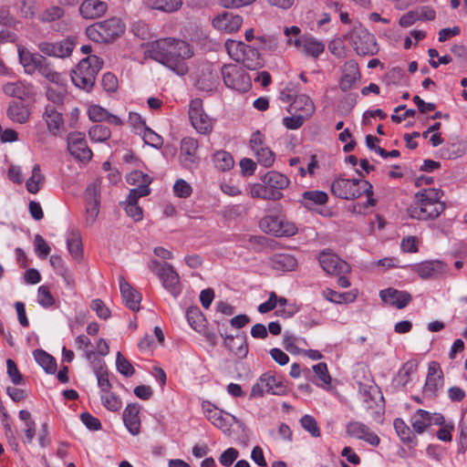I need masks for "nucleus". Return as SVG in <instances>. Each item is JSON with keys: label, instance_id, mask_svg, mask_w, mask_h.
Listing matches in <instances>:
<instances>
[{"label": "nucleus", "instance_id": "39448f33", "mask_svg": "<svg viewBox=\"0 0 467 467\" xmlns=\"http://www.w3.org/2000/svg\"><path fill=\"white\" fill-rule=\"evenodd\" d=\"M122 32L123 26L120 20L115 17L95 23L86 29L88 38L98 43L111 42Z\"/></svg>", "mask_w": 467, "mask_h": 467}, {"label": "nucleus", "instance_id": "a19ab883", "mask_svg": "<svg viewBox=\"0 0 467 467\" xmlns=\"http://www.w3.org/2000/svg\"><path fill=\"white\" fill-rule=\"evenodd\" d=\"M467 146L463 141H454L440 150L441 156L443 159H457L462 157L466 151Z\"/></svg>", "mask_w": 467, "mask_h": 467}, {"label": "nucleus", "instance_id": "58836bf2", "mask_svg": "<svg viewBox=\"0 0 467 467\" xmlns=\"http://www.w3.org/2000/svg\"><path fill=\"white\" fill-rule=\"evenodd\" d=\"M240 62H242L244 67L250 70L257 69L263 66V61L260 58L258 50L251 46L245 48L244 58H241Z\"/></svg>", "mask_w": 467, "mask_h": 467}, {"label": "nucleus", "instance_id": "4d7b16f0", "mask_svg": "<svg viewBox=\"0 0 467 467\" xmlns=\"http://www.w3.org/2000/svg\"><path fill=\"white\" fill-rule=\"evenodd\" d=\"M395 431L400 440L404 442L412 441L414 435L410 427L401 419H395L393 422Z\"/></svg>", "mask_w": 467, "mask_h": 467}, {"label": "nucleus", "instance_id": "423d86ee", "mask_svg": "<svg viewBox=\"0 0 467 467\" xmlns=\"http://www.w3.org/2000/svg\"><path fill=\"white\" fill-rule=\"evenodd\" d=\"M350 43L359 56H373L379 52L376 37L362 26H355L348 34Z\"/></svg>", "mask_w": 467, "mask_h": 467}, {"label": "nucleus", "instance_id": "4468645a", "mask_svg": "<svg viewBox=\"0 0 467 467\" xmlns=\"http://www.w3.org/2000/svg\"><path fill=\"white\" fill-rule=\"evenodd\" d=\"M318 260L323 270L328 275H339L350 271L348 264L335 254L323 251Z\"/></svg>", "mask_w": 467, "mask_h": 467}, {"label": "nucleus", "instance_id": "0e129e2a", "mask_svg": "<svg viewBox=\"0 0 467 467\" xmlns=\"http://www.w3.org/2000/svg\"><path fill=\"white\" fill-rule=\"evenodd\" d=\"M101 400L103 405L111 411H117L121 407L119 400L110 390L102 392Z\"/></svg>", "mask_w": 467, "mask_h": 467}, {"label": "nucleus", "instance_id": "5fc2aeb1", "mask_svg": "<svg viewBox=\"0 0 467 467\" xmlns=\"http://www.w3.org/2000/svg\"><path fill=\"white\" fill-rule=\"evenodd\" d=\"M190 326L196 331L201 332L204 327V317L197 307L189 308L186 313Z\"/></svg>", "mask_w": 467, "mask_h": 467}, {"label": "nucleus", "instance_id": "c85d7f7f", "mask_svg": "<svg viewBox=\"0 0 467 467\" xmlns=\"http://www.w3.org/2000/svg\"><path fill=\"white\" fill-rule=\"evenodd\" d=\"M42 117L47 123L48 131L53 135H57L64 126L62 114L53 105L46 106Z\"/></svg>", "mask_w": 467, "mask_h": 467}, {"label": "nucleus", "instance_id": "a878e982", "mask_svg": "<svg viewBox=\"0 0 467 467\" xmlns=\"http://www.w3.org/2000/svg\"><path fill=\"white\" fill-rule=\"evenodd\" d=\"M140 405L134 403L129 404L123 411L124 424L132 435H138L140 431Z\"/></svg>", "mask_w": 467, "mask_h": 467}, {"label": "nucleus", "instance_id": "6e6552de", "mask_svg": "<svg viewBox=\"0 0 467 467\" xmlns=\"http://www.w3.org/2000/svg\"><path fill=\"white\" fill-rule=\"evenodd\" d=\"M260 227L267 234L279 237L295 235L298 228L296 224L281 215H267L260 222Z\"/></svg>", "mask_w": 467, "mask_h": 467}, {"label": "nucleus", "instance_id": "412c9836", "mask_svg": "<svg viewBox=\"0 0 467 467\" xmlns=\"http://www.w3.org/2000/svg\"><path fill=\"white\" fill-rule=\"evenodd\" d=\"M382 301L398 309L404 308L410 301L411 296L406 291H400L395 288H387L379 292Z\"/></svg>", "mask_w": 467, "mask_h": 467}, {"label": "nucleus", "instance_id": "c9c22d12", "mask_svg": "<svg viewBox=\"0 0 467 467\" xmlns=\"http://www.w3.org/2000/svg\"><path fill=\"white\" fill-rule=\"evenodd\" d=\"M417 369L418 362L415 359L407 361L400 368L396 378L394 379V382L399 387H406L407 384L411 381L412 376L416 373Z\"/></svg>", "mask_w": 467, "mask_h": 467}, {"label": "nucleus", "instance_id": "7ed1b4c3", "mask_svg": "<svg viewBox=\"0 0 467 467\" xmlns=\"http://www.w3.org/2000/svg\"><path fill=\"white\" fill-rule=\"evenodd\" d=\"M170 40L171 43L167 57L171 62L165 63V67L179 76H184L189 71L185 61L191 58L194 54L192 47L181 39L171 37Z\"/></svg>", "mask_w": 467, "mask_h": 467}, {"label": "nucleus", "instance_id": "20e7f679", "mask_svg": "<svg viewBox=\"0 0 467 467\" xmlns=\"http://www.w3.org/2000/svg\"><path fill=\"white\" fill-rule=\"evenodd\" d=\"M364 191L371 192V183L362 179L338 178L331 184L332 193L344 200H354L360 197Z\"/></svg>", "mask_w": 467, "mask_h": 467}, {"label": "nucleus", "instance_id": "f3484780", "mask_svg": "<svg viewBox=\"0 0 467 467\" xmlns=\"http://www.w3.org/2000/svg\"><path fill=\"white\" fill-rule=\"evenodd\" d=\"M346 432L348 436L363 440L372 446H378L380 442L379 436L360 421L352 420L347 424Z\"/></svg>", "mask_w": 467, "mask_h": 467}, {"label": "nucleus", "instance_id": "72a5a7b5", "mask_svg": "<svg viewBox=\"0 0 467 467\" xmlns=\"http://www.w3.org/2000/svg\"><path fill=\"white\" fill-rule=\"evenodd\" d=\"M327 201L328 196L323 191H306L303 192L300 203L307 210H315L317 206L326 204Z\"/></svg>", "mask_w": 467, "mask_h": 467}, {"label": "nucleus", "instance_id": "2f4dec72", "mask_svg": "<svg viewBox=\"0 0 467 467\" xmlns=\"http://www.w3.org/2000/svg\"><path fill=\"white\" fill-rule=\"evenodd\" d=\"M6 114L13 122L24 124L29 119L30 110L24 102L13 101L9 104Z\"/></svg>", "mask_w": 467, "mask_h": 467}, {"label": "nucleus", "instance_id": "4c0bfd02", "mask_svg": "<svg viewBox=\"0 0 467 467\" xmlns=\"http://www.w3.org/2000/svg\"><path fill=\"white\" fill-rule=\"evenodd\" d=\"M205 415L215 427L219 428L224 433H228L231 430L232 424L228 419L223 416V412L217 409H207Z\"/></svg>", "mask_w": 467, "mask_h": 467}, {"label": "nucleus", "instance_id": "774afa93", "mask_svg": "<svg viewBox=\"0 0 467 467\" xmlns=\"http://www.w3.org/2000/svg\"><path fill=\"white\" fill-rule=\"evenodd\" d=\"M173 192L180 198H187L192 193V187L186 181L179 179L173 185Z\"/></svg>", "mask_w": 467, "mask_h": 467}, {"label": "nucleus", "instance_id": "09e8293b", "mask_svg": "<svg viewBox=\"0 0 467 467\" xmlns=\"http://www.w3.org/2000/svg\"><path fill=\"white\" fill-rule=\"evenodd\" d=\"M213 162L216 168L223 171L232 169L234 163L232 155L224 150H219L214 153Z\"/></svg>", "mask_w": 467, "mask_h": 467}, {"label": "nucleus", "instance_id": "ea45409f", "mask_svg": "<svg viewBox=\"0 0 467 467\" xmlns=\"http://www.w3.org/2000/svg\"><path fill=\"white\" fill-rule=\"evenodd\" d=\"M225 346L240 358H245L248 353V346L245 337L235 338L232 336H227L225 338Z\"/></svg>", "mask_w": 467, "mask_h": 467}, {"label": "nucleus", "instance_id": "393cba45", "mask_svg": "<svg viewBox=\"0 0 467 467\" xmlns=\"http://www.w3.org/2000/svg\"><path fill=\"white\" fill-rule=\"evenodd\" d=\"M290 113H298L303 117L308 119L315 112V105L312 99L304 94L296 96L295 99L290 103L287 108Z\"/></svg>", "mask_w": 467, "mask_h": 467}, {"label": "nucleus", "instance_id": "a211bd4d", "mask_svg": "<svg viewBox=\"0 0 467 467\" xmlns=\"http://www.w3.org/2000/svg\"><path fill=\"white\" fill-rule=\"evenodd\" d=\"M157 275L162 283V286L173 296H177L180 289V277L173 266L165 263L157 272Z\"/></svg>", "mask_w": 467, "mask_h": 467}, {"label": "nucleus", "instance_id": "1a4fd4ad", "mask_svg": "<svg viewBox=\"0 0 467 467\" xmlns=\"http://www.w3.org/2000/svg\"><path fill=\"white\" fill-rule=\"evenodd\" d=\"M222 76L224 84L230 88L245 92L251 88L250 77L238 65H224L222 67Z\"/></svg>", "mask_w": 467, "mask_h": 467}, {"label": "nucleus", "instance_id": "37998d69", "mask_svg": "<svg viewBox=\"0 0 467 467\" xmlns=\"http://www.w3.org/2000/svg\"><path fill=\"white\" fill-rule=\"evenodd\" d=\"M33 355L35 360L45 369L46 372L50 374L55 373L57 369V362L51 355L42 349L35 350Z\"/></svg>", "mask_w": 467, "mask_h": 467}, {"label": "nucleus", "instance_id": "aec40b11", "mask_svg": "<svg viewBox=\"0 0 467 467\" xmlns=\"http://www.w3.org/2000/svg\"><path fill=\"white\" fill-rule=\"evenodd\" d=\"M86 217L88 225H93L99 213V193L96 185L88 186L86 191Z\"/></svg>", "mask_w": 467, "mask_h": 467}, {"label": "nucleus", "instance_id": "f8f14e48", "mask_svg": "<svg viewBox=\"0 0 467 467\" xmlns=\"http://www.w3.org/2000/svg\"><path fill=\"white\" fill-rule=\"evenodd\" d=\"M67 150L71 155L80 161H89L92 151L88 147L85 134L82 132H71L67 136Z\"/></svg>", "mask_w": 467, "mask_h": 467}, {"label": "nucleus", "instance_id": "8fccbe9b", "mask_svg": "<svg viewBox=\"0 0 467 467\" xmlns=\"http://www.w3.org/2000/svg\"><path fill=\"white\" fill-rule=\"evenodd\" d=\"M3 91L7 96L18 99H22L28 93L26 86L21 81L6 83L3 87Z\"/></svg>", "mask_w": 467, "mask_h": 467}, {"label": "nucleus", "instance_id": "680f3d73", "mask_svg": "<svg viewBox=\"0 0 467 467\" xmlns=\"http://www.w3.org/2000/svg\"><path fill=\"white\" fill-rule=\"evenodd\" d=\"M67 248L71 255L78 259L82 254L81 238L78 233H72L67 239Z\"/></svg>", "mask_w": 467, "mask_h": 467}, {"label": "nucleus", "instance_id": "864d4df0", "mask_svg": "<svg viewBox=\"0 0 467 467\" xmlns=\"http://www.w3.org/2000/svg\"><path fill=\"white\" fill-rule=\"evenodd\" d=\"M88 135L93 141H105L110 138V130L101 124H96L89 128Z\"/></svg>", "mask_w": 467, "mask_h": 467}, {"label": "nucleus", "instance_id": "9b49d317", "mask_svg": "<svg viewBox=\"0 0 467 467\" xmlns=\"http://www.w3.org/2000/svg\"><path fill=\"white\" fill-rule=\"evenodd\" d=\"M189 118L192 127L201 134H208L213 130L211 118L204 112L201 99H192L189 105Z\"/></svg>", "mask_w": 467, "mask_h": 467}, {"label": "nucleus", "instance_id": "0eeeda50", "mask_svg": "<svg viewBox=\"0 0 467 467\" xmlns=\"http://www.w3.org/2000/svg\"><path fill=\"white\" fill-rule=\"evenodd\" d=\"M286 392L287 387L284 381L273 372H266L252 387L250 399L261 398L265 394L282 396Z\"/></svg>", "mask_w": 467, "mask_h": 467}, {"label": "nucleus", "instance_id": "5701e85b", "mask_svg": "<svg viewBox=\"0 0 467 467\" xmlns=\"http://www.w3.org/2000/svg\"><path fill=\"white\" fill-rule=\"evenodd\" d=\"M294 45L300 52L313 57H317L325 50L324 43L308 36L296 38Z\"/></svg>", "mask_w": 467, "mask_h": 467}, {"label": "nucleus", "instance_id": "603ef678", "mask_svg": "<svg viewBox=\"0 0 467 467\" xmlns=\"http://www.w3.org/2000/svg\"><path fill=\"white\" fill-rule=\"evenodd\" d=\"M254 155L257 162L265 168L272 167L275 161V154L268 146L260 149V150L254 152Z\"/></svg>", "mask_w": 467, "mask_h": 467}, {"label": "nucleus", "instance_id": "473e14b6", "mask_svg": "<svg viewBox=\"0 0 467 467\" xmlns=\"http://www.w3.org/2000/svg\"><path fill=\"white\" fill-rule=\"evenodd\" d=\"M36 72H38L47 81L56 85L64 86L66 83V79L63 75L54 68L53 64L47 60L46 57L40 63Z\"/></svg>", "mask_w": 467, "mask_h": 467}, {"label": "nucleus", "instance_id": "69168bd1", "mask_svg": "<svg viewBox=\"0 0 467 467\" xmlns=\"http://www.w3.org/2000/svg\"><path fill=\"white\" fill-rule=\"evenodd\" d=\"M249 147L253 153L265 148V136L260 130L253 132L249 140Z\"/></svg>", "mask_w": 467, "mask_h": 467}, {"label": "nucleus", "instance_id": "6ab92c4d", "mask_svg": "<svg viewBox=\"0 0 467 467\" xmlns=\"http://www.w3.org/2000/svg\"><path fill=\"white\" fill-rule=\"evenodd\" d=\"M443 385V374L437 362L429 364L428 374L423 388V392L429 397H433Z\"/></svg>", "mask_w": 467, "mask_h": 467}, {"label": "nucleus", "instance_id": "bb28decb", "mask_svg": "<svg viewBox=\"0 0 467 467\" xmlns=\"http://www.w3.org/2000/svg\"><path fill=\"white\" fill-rule=\"evenodd\" d=\"M219 85V76L216 70L211 66L205 67L196 82L198 89L211 92L216 89Z\"/></svg>", "mask_w": 467, "mask_h": 467}, {"label": "nucleus", "instance_id": "e433bc0d", "mask_svg": "<svg viewBox=\"0 0 467 467\" xmlns=\"http://www.w3.org/2000/svg\"><path fill=\"white\" fill-rule=\"evenodd\" d=\"M18 417L24 422L23 431L26 436L25 442L30 444L36 436V422L32 418L31 412L26 410H21L18 413Z\"/></svg>", "mask_w": 467, "mask_h": 467}, {"label": "nucleus", "instance_id": "79ce46f5", "mask_svg": "<svg viewBox=\"0 0 467 467\" xmlns=\"http://www.w3.org/2000/svg\"><path fill=\"white\" fill-rule=\"evenodd\" d=\"M94 372L101 392L110 390L111 384L109 379V373L106 368V364L103 360L99 359L98 362L94 364Z\"/></svg>", "mask_w": 467, "mask_h": 467}, {"label": "nucleus", "instance_id": "e2e57ef3", "mask_svg": "<svg viewBox=\"0 0 467 467\" xmlns=\"http://www.w3.org/2000/svg\"><path fill=\"white\" fill-rule=\"evenodd\" d=\"M37 302L38 304L47 308L55 304V299L47 285H41L37 290Z\"/></svg>", "mask_w": 467, "mask_h": 467}, {"label": "nucleus", "instance_id": "b1692460", "mask_svg": "<svg viewBox=\"0 0 467 467\" xmlns=\"http://www.w3.org/2000/svg\"><path fill=\"white\" fill-rule=\"evenodd\" d=\"M119 290L125 305L132 311H139L141 295L121 276L119 277Z\"/></svg>", "mask_w": 467, "mask_h": 467}, {"label": "nucleus", "instance_id": "49530a36", "mask_svg": "<svg viewBox=\"0 0 467 467\" xmlns=\"http://www.w3.org/2000/svg\"><path fill=\"white\" fill-rule=\"evenodd\" d=\"M149 5L157 10L163 12H174L181 8L182 0H148Z\"/></svg>", "mask_w": 467, "mask_h": 467}, {"label": "nucleus", "instance_id": "dca6fc26", "mask_svg": "<svg viewBox=\"0 0 467 467\" xmlns=\"http://www.w3.org/2000/svg\"><path fill=\"white\" fill-rule=\"evenodd\" d=\"M170 38L171 37L160 38L148 43L144 51L145 57H150L163 66H165V63H170L171 61L167 57L171 43Z\"/></svg>", "mask_w": 467, "mask_h": 467}, {"label": "nucleus", "instance_id": "bf43d9fd", "mask_svg": "<svg viewBox=\"0 0 467 467\" xmlns=\"http://www.w3.org/2000/svg\"><path fill=\"white\" fill-rule=\"evenodd\" d=\"M300 423L302 428L310 433L312 437H320V429L315 418L311 415H305L301 418Z\"/></svg>", "mask_w": 467, "mask_h": 467}, {"label": "nucleus", "instance_id": "338daca9", "mask_svg": "<svg viewBox=\"0 0 467 467\" xmlns=\"http://www.w3.org/2000/svg\"><path fill=\"white\" fill-rule=\"evenodd\" d=\"M88 115L91 120L95 122H101L107 119L108 111L99 105H91L88 109Z\"/></svg>", "mask_w": 467, "mask_h": 467}, {"label": "nucleus", "instance_id": "f704fd0d", "mask_svg": "<svg viewBox=\"0 0 467 467\" xmlns=\"http://www.w3.org/2000/svg\"><path fill=\"white\" fill-rule=\"evenodd\" d=\"M420 278H433L444 271V265L441 261H429L418 265L415 268Z\"/></svg>", "mask_w": 467, "mask_h": 467}, {"label": "nucleus", "instance_id": "ddd939ff", "mask_svg": "<svg viewBox=\"0 0 467 467\" xmlns=\"http://www.w3.org/2000/svg\"><path fill=\"white\" fill-rule=\"evenodd\" d=\"M198 141L192 138H185L181 142L180 161L183 168L194 170L199 165L197 156Z\"/></svg>", "mask_w": 467, "mask_h": 467}, {"label": "nucleus", "instance_id": "052dcab7", "mask_svg": "<svg viewBox=\"0 0 467 467\" xmlns=\"http://www.w3.org/2000/svg\"><path fill=\"white\" fill-rule=\"evenodd\" d=\"M116 367L117 370L125 377H131L135 373L130 362L120 352L117 353Z\"/></svg>", "mask_w": 467, "mask_h": 467}, {"label": "nucleus", "instance_id": "de8ad7c7", "mask_svg": "<svg viewBox=\"0 0 467 467\" xmlns=\"http://www.w3.org/2000/svg\"><path fill=\"white\" fill-rule=\"evenodd\" d=\"M224 46L228 55L237 62L244 58V52H245V48L248 47L244 43L235 40H227Z\"/></svg>", "mask_w": 467, "mask_h": 467}, {"label": "nucleus", "instance_id": "f257e3e1", "mask_svg": "<svg viewBox=\"0 0 467 467\" xmlns=\"http://www.w3.org/2000/svg\"><path fill=\"white\" fill-rule=\"evenodd\" d=\"M443 193L435 188L423 189L415 194V202L407 209L412 219L427 221L437 218L444 210Z\"/></svg>", "mask_w": 467, "mask_h": 467}, {"label": "nucleus", "instance_id": "4be33fe9", "mask_svg": "<svg viewBox=\"0 0 467 467\" xmlns=\"http://www.w3.org/2000/svg\"><path fill=\"white\" fill-rule=\"evenodd\" d=\"M107 10V3L101 0H84L79 5V14L85 19L101 17Z\"/></svg>", "mask_w": 467, "mask_h": 467}, {"label": "nucleus", "instance_id": "c03bdc74", "mask_svg": "<svg viewBox=\"0 0 467 467\" xmlns=\"http://www.w3.org/2000/svg\"><path fill=\"white\" fill-rule=\"evenodd\" d=\"M45 177L41 173V169L38 164H35L32 169V174L26 182V190L33 194L39 192L42 184L44 183Z\"/></svg>", "mask_w": 467, "mask_h": 467}, {"label": "nucleus", "instance_id": "c756f323", "mask_svg": "<svg viewBox=\"0 0 467 467\" xmlns=\"http://www.w3.org/2000/svg\"><path fill=\"white\" fill-rule=\"evenodd\" d=\"M19 60L24 67L25 72L33 75L36 72L40 63L44 59L42 53H32L26 49H19Z\"/></svg>", "mask_w": 467, "mask_h": 467}, {"label": "nucleus", "instance_id": "a18cd8bd", "mask_svg": "<svg viewBox=\"0 0 467 467\" xmlns=\"http://www.w3.org/2000/svg\"><path fill=\"white\" fill-rule=\"evenodd\" d=\"M428 417L429 412L421 409L417 410L411 416V426L415 432L420 434L430 427Z\"/></svg>", "mask_w": 467, "mask_h": 467}, {"label": "nucleus", "instance_id": "13d9d810", "mask_svg": "<svg viewBox=\"0 0 467 467\" xmlns=\"http://www.w3.org/2000/svg\"><path fill=\"white\" fill-rule=\"evenodd\" d=\"M140 133L146 144L156 149H159L162 146V138L150 128L144 127L143 130H141Z\"/></svg>", "mask_w": 467, "mask_h": 467}, {"label": "nucleus", "instance_id": "7c9ffc66", "mask_svg": "<svg viewBox=\"0 0 467 467\" xmlns=\"http://www.w3.org/2000/svg\"><path fill=\"white\" fill-rule=\"evenodd\" d=\"M270 266L281 272H289L296 269L297 260L295 256L288 254H275L269 260Z\"/></svg>", "mask_w": 467, "mask_h": 467}, {"label": "nucleus", "instance_id": "9d476101", "mask_svg": "<svg viewBox=\"0 0 467 467\" xmlns=\"http://www.w3.org/2000/svg\"><path fill=\"white\" fill-rule=\"evenodd\" d=\"M76 46V38L69 36L57 42L41 41L37 48L44 57L66 58L71 56Z\"/></svg>", "mask_w": 467, "mask_h": 467}, {"label": "nucleus", "instance_id": "2eb2a0df", "mask_svg": "<svg viewBox=\"0 0 467 467\" xmlns=\"http://www.w3.org/2000/svg\"><path fill=\"white\" fill-rule=\"evenodd\" d=\"M262 182L266 183L271 193L275 196V201L281 200L284 197L282 191L290 184L289 178L277 171H267L262 177Z\"/></svg>", "mask_w": 467, "mask_h": 467}, {"label": "nucleus", "instance_id": "6e6d98bb", "mask_svg": "<svg viewBox=\"0 0 467 467\" xmlns=\"http://www.w3.org/2000/svg\"><path fill=\"white\" fill-rule=\"evenodd\" d=\"M250 194L253 198L275 201L266 183H254L251 186Z\"/></svg>", "mask_w": 467, "mask_h": 467}, {"label": "nucleus", "instance_id": "3c124183", "mask_svg": "<svg viewBox=\"0 0 467 467\" xmlns=\"http://www.w3.org/2000/svg\"><path fill=\"white\" fill-rule=\"evenodd\" d=\"M2 426L9 446L14 451H17L19 449V443L16 429L12 425L11 420H2Z\"/></svg>", "mask_w": 467, "mask_h": 467}, {"label": "nucleus", "instance_id": "cd10ccee", "mask_svg": "<svg viewBox=\"0 0 467 467\" xmlns=\"http://www.w3.org/2000/svg\"><path fill=\"white\" fill-rule=\"evenodd\" d=\"M243 23L242 16L234 15L232 13H223L213 19V25L219 30L225 31L227 33H233L237 31Z\"/></svg>", "mask_w": 467, "mask_h": 467}, {"label": "nucleus", "instance_id": "f03ea898", "mask_svg": "<svg viewBox=\"0 0 467 467\" xmlns=\"http://www.w3.org/2000/svg\"><path fill=\"white\" fill-rule=\"evenodd\" d=\"M103 60L91 55L81 59L71 73L72 82L79 88L88 90L95 84L96 76L102 68Z\"/></svg>", "mask_w": 467, "mask_h": 467}]
</instances>
